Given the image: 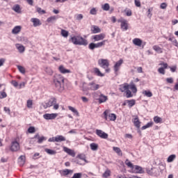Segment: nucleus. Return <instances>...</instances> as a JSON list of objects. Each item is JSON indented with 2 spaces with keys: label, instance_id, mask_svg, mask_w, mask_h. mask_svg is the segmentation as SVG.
Masks as SVG:
<instances>
[{
  "label": "nucleus",
  "instance_id": "aec40b11",
  "mask_svg": "<svg viewBox=\"0 0 178 178\" xmlns=\"http://www.w3.org/2000/svg\"><path fill=\"white\" fill-rule=\"evenodd\" d=\"M99 97V104H102V103L106 102V101H108V97L106 95H104V94H102V93H100Z\"/></svg>",
  "mask_w": 178,
  "mask_h": 178
},
{
  "label": "nucleus",
  "instance_id": "052dcab7",
  "mask_svg": "<svg viewBox=\"0 0 178 178\" xmlns=\"http://www.w3.org/2000/svg\"><path fill=\"white\" fill-rule=\"evenodd\" d=\"M95 48H97L95 43L92 42L89 44V49L93 50V49H95Z\"/></svg>",
  "mask_w": 178,
  "mask_h": 178
},
{
  "label": "nucleus",
  "instance_id": "473e14b6",
  "mask_svg": "<svg viewBox=\"0 0 178 178\" xmlns=\"http://www.w3.org/2000/svg\"><path fill=\"white\" fill-rule=\"evenodd\" d=\"M61 35L63 37H64L65 38H67V37H69V31H67L65 29H62L61 30Z\"/></svg>",
  "mask_w": 178,
  "mask_h": 178
},
{
  "label": "nucleus",
  "instance_id": "e433bc0d",
  "mask_svg": "<svg viewBox=\"0 0 178 178\" xmlns=\"http://www.w3.org/2000/svg\"><path fill=\"white\" fill-rule=\"evenodd\" d=\"M143 95H145V97H148L149 98H151V97H152V92L149 90H144L143 92Z\"/></svg>",
  "mask_w": 178,
  "mask_h": 178
},
{
  "label": "nucleus",
  "instance_id": "393cba45",
  "mask_svg": "<svg viewBox=\"0 0 178 178\" xmlns=\"http://www.w3.org/2000/svg\"><path fill=\"white\" fill-rule=\"evenodd\" d=\"M129 88L130 90H131L134 94H136V92H137V87H136V84H134L133 82L130 83Z\"/></svg>",
  "mask_w": 178,
  "mask_h": 178
},
{
  "label": "nucleus",
  "instance_id": "0e129e2a",
  "mask_svg": "<svg viewBox=\"0 0 178 178\" xmlns=\"http://www.w3.org/2000/svg\"><path fill=\"white\" fill-rule=\"evenodd\" d=\"M158 72L161 74H165V69L162 67L158 69Z\"/></svg>",
  "mask_w": 178,
  "mask_h": 178
},
{
  "label": "nucleus",
  "instance_id": "6ab92c4d",
  "mask_svg": "<svg viewBox=\"0 0 178 178\" xmlns=\"http://www.w3.org/2000/svg\"><path fill=\"white\" fill-rule=\"evenodd\" d=\"M58 70L63 74H66V73H72V72L70 70H67L66 68H65L63 65H60L58 67Z\"/></svg>",
  "mask_w": 178,
  "mask_h": 178
},
{
  "label": "nucleus",
  "instance_id": "72a5a7b5",
  "mask_svg": "<svg viewBox=\"0 0 178 178\" xmlns=\"http://www.w3.org/2000/svg\"><path fill=\"white\" fill-rule=\"evenodd\" d=\"M153 49L156 51V52H158L159 54H162V48H161L159 46L154 45L153 46Z\"/></svg>",
  "mask_w": 178,
  "mask_h": 178
},
{
  "label": "nucleus",
  "instance_id": "c85d7f7f",
  "mask_svg": "<svg viewBox=\"0 0 178 178\" xmlns=\"http://www.w3.org/2000/svg\"><path fill=\"white\" fill-rule=\"evenodd\" d=\"M68 109L71 111V112L76 115V116H79V111H77V110H76V108H74L72 106H68Z\"/></svg>",
  "mask_w": 178,
  "mask_h": 178
},
{
  "label": "nucleus",
  "instance_id": "bf43d9fd",
  "mask_svg": "<svg viewBox=\"0 0 178 178\" xmlns=\"http://www.w3.org/2000/svg\"><path fill=\"white\" fill-rule=\"evenodd\" d=\"M0 99H2L3 98H6V97H8V95H6V92H0Z\"/></svg>",
  "mask_w": 178,
  "mask_h": 178
},
{
  "label": "nucleus",
  "instance_id": "3c124183",
  "mask_svg": "<svg viewBox=\"0 0 178 178\" xmlns=\"http://www.w3.org/2000/svg\"><path fill=\"white\" fill-rule=\"evenodd\" d=\"M28 133H29L30 134H33V133H35V127H30L28 129Z\"/></svg>",
  "mask_w": 178,
  "mask_h": 178
},
{
  "label": "nucleus",
  "instance_id": "a211bd4d",
  "mask_svg": "<svg viewBox=\"0 0 178 178\" xmlns=\"http://www.w3.org/2000/svg\"><path fill=\"white\" fill-rule=\"evenodd\" d=\"M18 163L19 166H23L26 163V156L22 155L18 158Z\"/></svg>",
  "mask_w": 178,
  "mask_h": 178
},
{
  "label": "nucleus",
  "instance_id": "f704fd0d",
  "mask_svg": "<svg viewBox=\"0 0 178 178\" xmlns=\"http://www.w3.org/2000/svg\"><path fill=\"white\" fill-rule=\"evenodd\" d=\"M127 102H128V106L129 108H131L132 106H134V105H136V100L134 99L127 100Z\"/></svg>",
  "mask_w": 178,
  "mask_h": 178
},
{
  "label": "nucleus",
  "instance_id": "680f3d73",
  "mask_svg": "<svg viewBox=\"0 0 178 178\" xmlns=\"http://www.w3.org/2000/svg\"><path fill=\"white\" fill-rule=\"evenodd\" d=\"M97 10L95 8H93L90 10V15H97Z\"/></svg>",
  "mask_w": 178,
  "mask_h": 178
},
{
  "label": "nucleus",
  "instance_id": "864d4df0",
  "mask_svg": "<svg viewBox=\"0 0 178 178\" xmlns=\"http://www.w3.org/2000/svg\"><path fill=\"white\" fill-rule=\"evenodd\" d=\"M111 176V171L109 170H106L103 174V177H109Z\"/></svg>",
  "mask_w": 178,
  "mask_h": 178
},
{
  "label": "nucleus",
  "instance_id": "c756f323",
  "mask_svg": "<svg viewBox=\"0 0 178 178\" xmlns=\"http://www.w3.org/2000/svg\"><path fill=\"white\" fill-rule=\"evenodd\" d=\"M44 151H45V152H47V154H49V155L56 154V151L51 149H45Z\"/></svg>",
  "mask_w": 178,
  "mask_h": 178
},
{
  "label": "nucleus",
  "instance_id": "774afa93",
  "mask_svg": "<svg viewBox=\"0 0 178 178\" xmlns=\"http://www.w3.org/2000/svg\"><path fill=\"white\" fill-rule=\"evenodd\" d=\"M83 17V16L82 14H78L76 15V20H82Z\"/></svg>",
  "mask_w": 178,
  "mask_h": 178
},
{
  "label": "nucleus",
  "instance_id": "7c9ffc66",
  "mask_svg": "<svg viewBox=\"0 0 178 178\" xmlns=\"http://www.w3.org/2000/svg\"><path fill=\"white\" fill-rule=\"evenodd\" d=\"M13 10L14 12H16V13H20V6L19 4H17L13 7Z\"/></svg>",
  "mask_w": 178,
  "mask_h": 178
},
{
  "label": "nucleus",
  "instance_id": "9b49d317",
  "mask_svg": "<svg viewBox=\"0 0 178 178\" xmlns=\"http://www.w3.org/2000/svg\"><path fill=\"white\" fill-rule=\"evenodd\" d=\"M133 173H139L143 174L144 173V170H143V168L140 165H134V169H132Z\"/></svg>",
  "mask_w": 178,
  "mask_h": 178
},
{
  "label": "nucleus",
  "instance_id": "2f4dec72",
  "mask_svg": "<svg viewBox=\"0 0 178 178\" xmlns=\"http://www.w3.org/2000/svg\"><path fill=\"white\" fill-rule=\"evenodd\" d=\"M134 126L137 127V129H140V124L141 122H140V120H138V118H136L134 121Z\"/></svg>",
  "mask_w": 178,
  "mask_h": 178
},
{
  "label": "nucleus",
  "instance_id": "f257e3e1",
  "mask_svg": "<svg viewBox=\"0 0 178 178\" xmlns=\"http://www.w3.org/2000/svg\"><path fill=\"white\" fill-rule=\"evenodd\" d=\"M54 84L56 90L59 92L65 90V78L61 74H55L54 78Z\"/></svg>",
  "mask_w": 178,
  "mask_h": 178
},
{
  "label": "nucleus",
  "instance_id": "0eeeda50",
  "mask_svg": "<svg viewBox=\"0 0 178 178\" xmlns=\"http://www.w3.org/2000/svg\"><path fill=\"white\" fill-rule=\"evenodd\" d=\"M122 65H123V59L121 58L114 65V72L115 73H118V72H119V70H120V66H122Z\"/></svg>",
  "mask_w": 178,
  "mask_h": 178
},
{
  "label": "nucleus",
  "instance_id": "69168bd1",
  "mask_svg": "<svg viewBox=\"0 0 178 178\" xmlns=\"http://www.w3.org/2000/svg\"><path fill=\"white\" fill-rule=\"evenodd\" d=\"M135 5L138 8H140L141 6V2L140 1V0H135Z\"/></svg>",
  "mask_w": 178,
  "mask_h": 178
},
{
  "label": "nucleus",
  "instance_id": "39448f33",
  "mask_svg": "<svg viewBox=\"0 0 178 178\" xmlns=\"http://www.w3.org/2000/svg\"><path fill=\"white\" fill-rule=\"evenodd\" d=\"M104 119L108 122H115L116 120V115L113 113H109V111H105L103 113Z\"/></svg>",
  "mask_w": 178,
  "mask_h": 178
},
{
  "label": "nucleus",
  "instance_id": "13d9d810",
  "mask_svg": "<svg viewBox=\"0 0 178 178\" xmlns=\"http://www.w3.org/2000/svg\"><path fill=\"white\" fill-rule=\"evenodd\" d=\"M27 108H33V100L29 99L27 101Z\"/></svg>",
  "mask_w": 178,
  "mask_h": 178
},
{
  "label": "nucleus",
  "instance_id": "5701e85b",
  "mask_svg": "<svg viewBox=\"0 0 178 178\" xmlns=\"http://www.w3.org/2000/svg\"><path fill=\"white\" fill-rule=\"evenodd\" d=\"M56 143H62V141H66V138L62 135L56 136Z\"/></svg>",
  "mask_w": 178,
  "mask_h": 178
},
{
  "label": "nucleus",
  "instance_id": "7ed1b4c3",
  "mask_svg": "<svg viewBox=\"0 0 178 178\" xmlns=\"http://www.w3.org/2000/svg\"><path fill=\"white\" fill-rule=\"evenodd\" d=\"M51 106H54V109L58 111L59 109V104H56V98L51 97L49 99L48 102L45 103L43 105V108L47 109V108H51Z\"/></svg>",
  "mask_w": 178,
  "mask_h": 178
},
{
  "label": "nucleus",
  "instance_id": "f03ea898",
  "mask_svg": "<svg viewBox=\"0 0 178 178\" xmlns=\"http://www.w3.org/2000/svg\"><path fill=\"white\" fill-rule=\"evenodd\" d=\"M70 41L74 45H84V47L88 45V41L81 36H73L71 38Z\"/></svg>",
  "mask_w": 178,
  "mask_h": 178
},
{
  "label": "nucleus",
  "instance_id": "4be33fe9",
  "mask_svg": "<svg viewBox=\"0 0 178 178\" xmlns=\"http://www.w3.org/2000/svg\"><path fill=\"white\" fill-rule=\"evenodd\" d=\"M22 31L21 26H16L12 30V34H19Z\"/></svg>",
  "mask_w": 178,
  "mask_h": 178
},
{
  "label": "nucleus",
  "instance_id": "a878e982",
  "mask_svg": "<svg viewBox=\"0 0 178 178\" xmlns=\"http://www.w3.org/2000/svg\"><path fill=\"white\" fill-rule=\"evenodd\" d=\"M113 151L118 154L120 156H122L123 155V153L122 152V149L118 147H113Z\"/></svg>",
  "mask_w": 178,
  "mask_h": 178
},
{
  "label": "nucleus",
  "instance_id": "9d476101",
  "mask_svg": "<svg viewBox=\"0 0 178 178\" xmlns=\"http://www.w3.org/2000/svg\"><path fill=\"white\" fill-rule=\"evenodd\" d=\"M56 116H58V114L56 113H46L43 115L44 119L46 120H52L54 119H56Z\"/></svg>",
  "mask_w": 178,
  "mask_h": 178
},
{
  "label": "nucleus",
  "instance_id": "ea45409f",
  "mask_svg": "<svg viewBox=\"0 0 178 178\" xmlns=\"http://www.w3.org/2000/svg\"><path fill=\"white\" fill-rule=\"evenodd\" d=\"M105 42H106V40H103L102 42L95 43L96 48H101V47H104V45H105Z\"/></svg>",
  "mask_w": 178,
  "mask_h": 178
},
{
  "label": "nucleus",
  "instance_id": "412c9836",
  "mask_svg": "<svg viewBox=\"0 0 178 178\" xmlns=\"http://www.w3.org/2000/svg\"><path fill=\"white\" fill-rule=\"evenodd\" d=\"M15 46L17 49H18L19 54H23V52L26 51V48L22 44H16Z\"/></svg>",
  "mask_w": 178,
  "mask_h": 178
},
{
  "label": "nucleus",
  "instance_id": "4c0bfd02",
  "mask_svg": "<svg viewBox=\"0 0 178 178\" xmlns=\"http://www.w3.org/2000/svg\"><path fill=\"white\" fill-rule=\"evenodd\" d=\"M125 165H127V166H128V168H130L131 169H134V165H133V163H131V162H130L129 161V159H127L125 161Z\"/></svg>",
  "mask_w": 178,
  "mask_h": 178
},
{
  "label": "nucleus",
  "instance_id": "a19ab883",
  "mask_svg": "<svg viewBox=\"0 0 178 178\" xmlns=\"http://www.w3.org/2000/svg\"><path fill=\"white\" fill-rule=\"evenodd\" d=\"M36 10L39 13V15H45V13H47L44 10L41 9V8L40 7H37Z\"/></svg>",
  "mask_w": 178,
  "mask_h": 178
},
{
  "label": "nucleus",
  "instance_id": "ddd939ff",
  "mask_svg": "<svg viewBox=\"0 0 178 178\" xmlns=\"http://www.w3.org/2000/svg\"><path fill=\"white\" fill-rule=\"evenodd\" d=\"M130 88V85L129 83H124L120 86L119 90L121 92H124V91H127Z\"/></svg>",
  "mask_w": 178,
  "mask_h": 178
},
{
  "label": "nucleus",
  "instance_id": "6e6552de",
  "mask_svg": "<svg viewBox=\"0 0 178 178\" xmlns=\"http://www.w3.org/2000/svg\"><path fill=\"white\" fill-rule=\"evenodd\" d=\"M147 173L150 176H156L158 175L159 170L156 168H152L151 169L147 168Z\"/></svg>",
  "mask_w": 178,
  "mask_h": 178
},
{
  "label": "nucleus",
  "instance_id": "1a4fd4ad",
  "mask_svg": "<svg viewBox=\"0 0 178 178\" xmlns=\"http://www.w3.org/2000/svg\"><path fill=\"white\" fill-rule=\"evenodd\" d=\"M10 149L13 152L19 151L20 149V145L17 141L12 142Z\"/></svg>",
  "mask_w": 178,
  "mask_h": 178
},
{
  "label": "nucleus",
  "instance_id": "4d7b16f0",
  "mask_svg": "<svg viewBox=\"0 0 178 178\" xmlns=\"http://www.w3.org/2000/svg\"><path fill=\"white\" fill-rule=\"evenodd\" d=\"M124 12H125L127 16H131L133 15L131 10H129V9L126 8L124 10Z\"/></svg>",
  "mask_w": 178,
  "mask_h": 178
},
{
  "label": "nucleus",
  "instance_id": "dca6fc26",
  "mask_svg": "<svg viewBox=\"0 0 178 178\" xmlns=\"http://www.w3.org/2000/svg\"><path fill=\"white\" fill-rule=\"evenodd\" d=\"M91 31L92 34H97L98 33H101V29L98 26L93 25L91 26Z\"/></svg>",
  "mask_w": 178,
  "mask_h": 178
},
{
  "label": "nucleus",
  "instance_id": "49530a36",
  "mask_svg": "<svg viewBox=\"0 0 178 178\" xmlns=\"http://www.w3.org/2000/svg\"><path fill=\"white\" fill-rule=\"evenodd\" d=\"M78 158H79V159H81V161H84L86 163H88V161H87V159H86V155L79 154L78 155Z\"/></svg>",
  "mask_w": 178,
  "mask_h": 178
},
{
  "label": "nucleus",
  "instance_id": "f3484780",
  "mask_svg": "<svg viewBox=\"0 0 178 178\" xmlns=\"http://www.w3.org/2000/svg\"><path fill=\"white\" fill-rule=\"evenodd\" d=\"M132 42L136 47H141V45H143V40L140 38H134Z\"/></svg>",
  "mask_w": 178,
  "mask_h": 178
},
{
  "label": "nucleus",
  "instance_id": "5fc2aeb1",
  "mask_svg": "<svg viewBox=\"0 0 178 178\" xmlns=\"http://www.w3.org/2000/svg\"><path fill=\"white\" fill-rule=\"evenodd\" d=\"M111 6H109V3H105L103 6H102V9L103 10H109Z\"/></svg>",
  "mask_w": 178,
  "mask_h": 178
},
{
  "label": "nucleus",
  "instance_id": "e2e57ef3",
  "mask_svg": "<svg viewBox=\"0 0 178 178\" xmlns=\"http://www.w3.org/2000/svg\"><path fill=\"white\" fill-rule=\"evenodd\" d=\"M168 40L172 42L174 44H176L175 46L177 47V40L175 39V38H170Z\"/></svg>",
  "mask_w": 178,
  "mask_h": 178
},
{
  "label": "nucleus",
  "instance_id": "37998d69",
  "mask_svg": "<svg viewBox=\"0 0 178 178\" xmlns=\"http://www.w3.org/2000/svg\"><path fill=\"white\" fill-rule=\"evenodd\" d=\"M154 122H148L146 125L142 127V130H145V129H148L149 127H152Z\"/></svg>",
  "mask_w": 178,
  "mask_h": 178
},
{
  "label": "nucleus",
  "instance_id": "4468645a",
  "mask_svg": "<svg viewBox=\"0 0 178 178\" xmlns=\"http://www.w3.org/2000/svg\"><path fill=\"white\" fill-rule=\"evenodd\" d=\"M92 38L95 40V41H101L105 38V34L100 33L99 35H95L92 36Z\"/></svg>",
  "mask_w": 178,
  "mask_h": 178
},
{
  "label": "nucleus",
  "instance_id": "79ce46f5",
  "mask_svg": "<svg viewBox=\"0 0 178 178\" xmlns=\"http://www.w3.org/2000/svg\"><path fill=\"white\" fill-rule=\"evenodd\" d=\"M154 122H156V123H162V118L155 116L154 118Z\"/></svg>",
  "mask_w": 178,
  "mask_h": 178
},
{
  "label": "nucleus",
  "instance_id": "423d86ee",
  "mask_svg": "<svg viewBox=\"0 0 178 178\" xmlns=\"http://www.w3.org/2000/svg\"><path fill=\"white\" fill-rule=\"evenodd\" d=\"M96 134H97V136L100 137V138H104V140L108 138V134L104 132L101 129H96Z\"/></svg>",
  "mask_w": 178,
  "mask_h": 178
},
{
  "label": "nucleus",
  "instance_id": "2eb2a0df",
  "mask_svg": "<svg viewBox=\"0 0 178 178\" xmlns=\"http://www.w3.org/2000/svg\"><path fill=\"white\" fill-rule=\"evenodd\" d=\"M121 29L125 31L129 30V24H127V20L124 19L121 21Z\"/></svg>",
  "mask_w": 178,
  "mask_h": 178
},
{
  "label": "nucleus",
  "instance_id": "bb28decb",
  "mask_svg": "<svg viewBox=\"0 0 178 178\" xmlns=\"http://www.w3.org/2000/svg\"><path fill=\"white\" fill-rule=\"evenodd\" d=\"M94 72L97 76H99V77H104L105 76L97 67L94 68Z\"/></svg>",
  "mask_w": 178,
  "mask_h": 178
},
{
  "label": "nucleus",
  "instance_id": "8fccbe9b",
  "mask_svg": "<svg viewBox=\"0 0 178 178\" xmlns=\"http://www.w3.org/2000/svg\"><path fill=\"white\" fill-rule=\"evenodd\" d=\"M125 92H126L127 98H132L133 95H132L131 91L130 90L128 89Z\"/></svg>",
  "mask_w": 178,
  "mask_h": 178
},
{
  "label": "nucleus",
  "instance_id": "6e6d98bb",
  "mask_svg": "<svg viewBox=\"0 0 178 178\" xmlns=\"http://www.w3.org/2000/svg\"><path fill=\"white\" fill-rule=\"evenodd\" d=\"M47 140V138L44 136H42L38 138V144H41L43 141H45Z\"/></svg>",
  "mask_w": 178,
  "mask_h": 178
},
{
  "label": "nucleus",
  "instance_id": "c9c22d12",
  "mask_svg": "<svg viewBox=\"0 0 178 178\" xmlns=\"http://www.w3.org/2000/svg\"><path fill=\"white\" fill-rule=\"evenodd\" d=\"M56 16H51L47 18V22L48 23H54V22H56Z\"/></svg>",
  "mask_w": 178,
  "mask_h": 178
},
{
  "label": "nucleus",
  "instance_id": "c03bdc74",
  "mask_svg": "<svg viewBox=\"0 0 178 178\" xmlns=\"http://www.w3.org/2000/svg\"><path fill=\"white\" fill-rule=\"evenodd\" d=\"M73 171L69 169H65L63 170V176H67L70 173H72Z\"/></svg>",
  "mask_w": 178,
  "mask_h": 178
},
{
  "label": "nucleus",
  "instance_id": "603ef678",
  "mask_svg": "<svg viewBox=\"0 0 178 178\" xmlns=\"http://www.w3.org/2000/svg\"><path fill=\"white\" fill-rule=\"evenodd\" d=\"M81 176H83L81 172L74 173L72 178H81Z\"/></svg>",
  "mask_w": 178,
  "mask_h": 178
},
{
  "label": "nucleus",
  "instance_id": "f8f14e48",
  "mask_svg": "<svg viewBox=\"0 0 178 178\" xmlns=\"http://www.w3.org/2000/svg\"><path fill=\"white\" fill-rule=\"evenodd\" d=\"M89 86V90H91V91H97L99 88V85L94 83V82H90L88 83Z\"/></svg>",
  "mask_w": 178,
  "mask_h": 178
},
{
  "label": "nucleus",
  "instance_id": "b1692460",
  "mask_svg": "<svg viewBox=\"0 0 178 178\" xmlns=\"http://www.w3.org/2000/svg\"><path fill=\"white\" fill-rule=\"evenodd\" d=\"M31 22H33L34 27L41 26V23L40 22V20L37 18H32Z\"/></svg>",
  "mask_w": 178,
  "mask_h": 178
},
{
  "label": "nucleus",
  "instance_id": "20e7f679",
  "mask_svg": "<svg viewBox=\"0 0 178 178\" xmlns=\"http://www.w3.org/2000/svg\"><path fill=\"white\" fill-rule=\"evenodd\" d=\"M98 65L100 66V67L106 69V73H109L111 72V69L109 68V60H108V59H99Z\"/></svg>",
  "mask_w": 178,
  "mask_h": 178
},
{
  "label": "nucleus",
  "instance_id": "58836bf2",
  "mask_svg": "<svg viewBox=\"0 0 178 178\" xmlns=\"http://www.w3.org/2000/svg\"><path fill=\"white\" fill-rule=\"evenodd\" d=\"M45 72L49 74V76H52L54 71L50 67H46L45 68Z\"/></svg>",
  "mask_w": 178,
  "mask_h": 178
},
{
  "label": "nucleus",
  "instance_id": "de8ad7c7",
  "mask_svg": "<svg viewBox=\"0 0 178 178\" xmlns=\"http://www.w3.org/2000/svg\"><path fill=\"white\" fill-rule=\"evenodd\" d=\"M17 69L20 72V73H22V74H24V73H26V70L22 65H17Z\"/></svg>",
  "mask_w": 178,
  "mask_h": 178
},
{
  "label": "nucleus",
  "instance_id": "338daca9",
  "mask_svg": "<svg viewBox=\"0 0 178 178\" xmlns=\"http://www.w3.org/2000/svg\"><path fill=\"white\" fill-rule=\"evenodd\" d=\"M160 8L161 9H166V8H168V4H166V3H162Z\"/></svg>",
  "mask_w": 178,
  "mask_h": 178
},
{
  "label": "nucleus",
  "instance_id": "09e8293b",
  "mask_svg": "<svg viewBox=\"0 0 178 178\" xmlns=\"http://www.w3.org/2000/svg\"><path fill=\"white\" fill-rule=\"evenodd\" d=\"M176 158V155L175 154H171L170 156L168 158V162H173L175 161V159Z\"/></svg>",
  "mask_w": 178,
  "mask_h": 178
},
{
  "label": "nucleus",
  "instance_id": "a18cd8bd",
  "mask_svg": "<svg viewBox=\"0 0 178 178\" xmlns=\"http://www.w3.org/2000/svg\"><path fill=\"white\" fill-rule=\"evenodd\" d=\"M20 41L21 42H23V44H29V39L26 37H21Z\"/></svg>",
  "mask_w": 178,
  "mask_h": 178
},
{
  "label": "nucleus",
  "instance_id": "cd10ccee",
  "mask_svg": "<svg viewBox=\"0 0 178 178\" xmlns=\"http://www.w3.org/2000/svg\"><path fill=\"white\" fill-rule=\"evenodd\" d=\"M90 147L92 151H97L98 149V144L97 143H90Z\"/></svg>",
  "mask_w": 178,
  "mask_h": 178
}]
</instances>
